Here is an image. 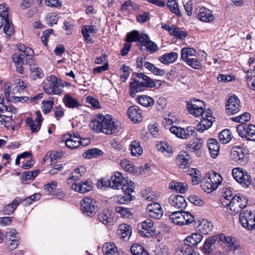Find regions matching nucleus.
<instances>
[{
  "instance_id": "nucleus-52",
  "label": "nucleus",
  "mask_w": 255,
  "mask_h": 255,
  "mask_svg": "<svg viewBox=\"0 0 255 255\" xmlns=\"http://www.w3.org/2000/svg\"><path fill=\"white\" fill-rule=\"evenodd\" d=\"M183 60L185 61L189 66L194 69H198L201 67L200 61L196 58L190 57Z\"/></svg>"
},
{
  "instance_id": "nucleus-9",
  "label": "nucleus",
  "mask_w": 255,
  "mask_h": 255,
  "mask_svg": "<svg viewBox=\"0 0 255 255\" xmlns=\"http://www.w3.org/2000/svg\"><path fill=\"white\" fill-rule=\"evenodd\" d=\"M141 236L150 238L155 234V228L153 222L150 219H147L138 225Z\"/></svg>"
},
{
  "instance_id": "nucleus-57",
  "label": "nucleus",
  "mask_w": 255,
  "mask_h": 255,
  "mask_svg": "<svg viewBox=\"0 0 255 255\" xmlns=\"http://www.w3.org/2000/svg\"><path fill=\"white\" fill-rule=\"evenodd\" d=\"M247 139L255 141V126L253 125H248Z\"/></svg>"
},
{
  "instance_id": "nucleus-21",
  "label": "nucleus",
  "mask_w": 255,
  "mask_h": 255,
  "mask_svg": "<svg viewBox=\"0 0 255 255\" xmlns=\"http://www.w3.org/2000/svg\"><path fill=\"white\" fill-rule=\"evenodd\" d=\"M92 182L90 180H87L84 182H81L80 183H73L72 189L80 193H85L92 190Z\"/></svg>"
},
{
  "instance_id": "nucleus-55",
  "label": "nucleus",
  "mask_w": 255,
  "mask_h": 255,
  "mask_svg": "<svg viewBox=\"0 0 255 255\" xmlns=\"http://www.w3.org/2000/svg\"><path fill=\"white\" fill-rule=\"evenodd\" d=\"M115 211L117 213L120 214L123 217H126L128 218L130 215H131L130 210L124 207H117L115 208Z\"/></svg>"
},
{
  "instance_id": "nucleus-42",
  "label": "nucleus",
  "mask_w": 255,
  "mask_h": 255,
  "mask_svg": "<svg viewBox=\"0 0 255 255\" xmlns=\"http://www.w3.org/2000/svg\"><path fill=\"white\" fill-rule=\"evenodd\" d=\"M213 228V224L207 220H203L200 224L199 230L204 234H209L212 231Z\"/></svg>"
},
{
  "instance_id": "nucleus-49",
  "label": "nucleus",
  "mask_w": 255,
  "mask_h": 255,
  "mask_svg": "<svg viewBox=\"0 0 255 255\" xmlns=\"http://www.w3.org/2000/svg\"><path fill=\"white\" fill-rule=\"evenodd\" d=\"M103 154V152L98 148H92L89 149L84 153V156L85 158L90 159L93 157H96L98 155Z\"/></svg>"
},
{
  "instance_id": "nucleus-54",
  "label": "nucleus",
  "mask_w": 255,
  "mask_h": 255,
  "mask_svg": "<svg viewBox=\"0 0 255 255\" xmlns=\"http://www.w3.org/2000/svg\"><path fill=\"white\" fill-rule=\"evenodd\" d=\"M155 252L156 255H169L168 247L162 244H160L156 247Z\"/></svg>"
},
{
  "instance_id": "nucleus-26",
  "label": "nucleus",
  "mask_w": 255,
  "mask_h": 255,
  "mask_svg": "<svg viewBox=\"0 0 255 255\" xmlns=\"http://www.w3.org/2000/svg\"><path fill=\"white\" fill-rule=\"evenodd\" d=\"M118 234L121 236V238L126 240L128 239L131 235V227L125 224H122L119 227Z\"/></svg>"
},
{
  "instance_id": "nucleus-36",
  "label": "nucleus",
  "mask_w": 255,
  "mask_h": 255,
  "mask_svg": "<svg viewBox=\"0 0 255 255\" xmlns=\"http://www.w3.org/2000/svg\"><path fill=\"white\" fill-rule=\"evenodd\" d=\"M63 102L66 107L69 108H77L80 106L79 102L69 95H66L63 98Z\"/></svg>"
},
{
  "instance_id": "nucleus-25",
  "label": "nucleus",
  "mask_w": 255,
  "mask_h": 255,
  "mask_svg": "<svg viewBox=\"0 0 255 255\" xmlns=\"http://www.w3.org/2000/svg\"><path fill=\"white\" fill-rule=\"evenodd\" d=\"M69 137L66 138L65 144L66 146L70 149H75L80 145V136L75 134L72 135L69 134Z\"/></svg>"
},
{
  "instance_id": "nucleus-16",
  "label": "nucleus",
  "mask_w": 255,
  "mask_h": 255,
  "mask_svg": "<svg viewBox=\"0 0 255 255\" xmlns=\"http://www.w3.org/2000/svg\"><path fill=\"white\" fill-rule=\"evenodd\" d=\"M218 241V234L209 237L207 238L204 244L201 251L205 255H213V245Z\"/></svg>"
},
{
  "instance_id": "nucleus-17",
  "label": "nucleus",
  "mask_w": 255,
  "mask_h": 255,
  "mask_svg": "<svg viewBox=\"0 0 255 255\" xmlns=\"http://www.w3.org/2000/svg\"><path fill=\"white\" fill-rule=\"evenodd\" d=\"M203 237L199 233H194L187 237L184 240V246L192 249L196 247L202 241Z\"/></svg>"
},
{
  "instance_id": "nucleus-22",
  "label": "nucleus",
  "mask_w": 255,
  "mask_h": 255,
  "mask_svg": "<svg viewBox=\"0 0 255 255\" xmlns=\"http://www.w3.org/2000/svg\"><path fill=\"white\" fill-rule=\"evenodd\" d=\"M111 188L114 189H119L122 187L125 181L123 179L122 174L119 172L115 173L110 178Z\"/></svg>"
},
{
  "instance_id": "nucleus-29",
  "label": "nucleus",
  "mask_w": 255,
  "mask_h": 255,
  "mask_svg": "<svg viewBox=\"0 0 255 255\" xmlns=\"http://www.w3.org/2000/svg\"><path fill=\"white\" fill-rule=\"evenodd\" d=\"M102 251L105 255H119L117 248L114 243H105L102 247Z\"/></svg>"
},
{
  "instance_id": "nucleus-64",
  "label": "nucleus",
  "mask_w": 255,
  "mask_h": 255,
  "mask_svg": "<svg viewBox=\"0 0 255 255\" xmlns=\"http://www.w3.org/2000/svg\"><path fill=\"white\" fill-rule=\"evenodd\" d=\"M171 34L180 39L184 38L187 36L186 32L183 31H180L178 28L176 27H174V29H173Z\"/></svg>"
},
{
  "instance_id": "nucleus-32",
  "label": "nucleus",
  "mask_w": 255,
  "mask_h": 255,
  "mask_svg": "<svg viewBox=\"0 0 255 255\" xmlns=\"http://www.w3.org/2000/svg\"><path fill=\"white\" fill-rule=\"evenodd\" d=\"M131 154L134 156L140 155L143 152L140 142L137 140L133 141L130 144Z\"/></svg>"
},
{
  "instance_id": "nucleus-59",
  "label": "nucleus",
  "mask_w": 255,
  "mask_h": 255,
  "mask_svg": "<svg viewBox=\"0 0 255 255\" xmlns=\"http://www.w3.org/2000/svg\"><path fill=\"white\" fill-rule=\"evenodd\" d=\"M139 35L138 31L133 30L127 34V41L128 42L137 41Z\"/></svg>"
},
{
  "instance_id": "nucleus-8",
  "label": "nucleus",
  "mask_w": 255,
  "mask_h": 255,
  "mask_svg": "<svg viewBox=\"0 0 255 255\" xmlns=\"http://www.w3.org/2000/svg\"><path fill=\"white\" fill-rule=\"evenodd\" d=\"M240 222L243 227L248 230L255 229V213L246 210L241 213Z\"/></svg>"
},
{
  "instance_id": "nucleus-11",
  "label": "nucleus",
  "mask_w": 255,
  "mask_h": 255,
  "mask_svg": "<svg viewBox=\"0 0 255 255\" xmlns=\"http://www.w3.org/2000/svg\"><path fill=\"white\" fill-rule=\"evenodd\" d=\"M198 18L203 22H209L212 21L215 17L211 11L204 6H198L195 10Z\"/></svg>"
},
{
  "instance_id": "nucleus-56",
  "label": "nucleus",
  "mask_w": 255,
  "mask_h": 255,
  "mask_svg": "<svg viewBox=\"0 0 255 255\" xmlns=\"http://www.w3.org/2000/svg\"><path fill=\"white\" fill-rule=\"evenodd\" d=\"M157 146L158 150L161 152L165 151L168 154L172 152L171 147L167 145V143L165 141H161L160 143L157 145Z\"/></svg>"
},
{
  "instance_id": "nucleus-50",
  "label": "nucleus",
  "mask_w": 255,
  "mask_h": 255,
  "mask_svg": "<svg viewBox=\"0 0 255 255\" xmlns=\"http://www.w3.org/2000/svg\"><path fill=\"white\" fill-rule=\"evenodd\" d=\"M10 113H6L7 115L0 114V125H4V127L10 126L12 121V116L9 115Z\"/></svg>"
},
{
  "instance_id": "nucleus-27",
  "label": "nucleus",
  "mask_w": 255,
  "mask_h": 255,
  "mask_svg": "<svg viewBox=\"0 0 255 255\" xmlns=\"http://www.w3.org/2000/svg\"><path fill=\"white\" fill-rule=\"evenodd\" d=\"M98 29L96 26L93 25H85L83 27L82 29V34L85 40L88 43H93L92 39L89 34V33H96Z\"/></svg>"
},
{
  "instance_id": "nucleus-13",
  "label": "nucleus",
  "mask_w": 255,
  "mask_h": 255,
  "mask_svg": "<svg viewBox=\"0 0 255 255\" xmlns=\"http://www.w3.org/2000/svg\"><path fill=\"white\" fill-rule=\"evenodd\" d=\"M149 216L156 219H159L163 215V211L160 205L157 202L149 204L146 207Z\"/></svg>"
},
{
  "instance_id": "nucleus-30",
  "label": "nucleus",
  "mask_w": 255,
  "mask_h": 255,
  "mask_svg": "<svg viewBox=\"0 0 255 255\" xmlns=\"http://www.w3.org/2000/svg\"><path fill=\"white\" fill-rule=\"evenodd\" d=\"M99 219L105 225H108L112 222V211L109 209H104L98 215Z\"/></svg>"
},
{
  "instance_id": "nucleus-62",
  "label": "nucleus",
  "mask_w": 255,
  "mask_h": 255,
  "mask_svg": "<svg viewBox=\"0 0 255 255\" xmlns=\"http://www.w3.org/2000/svg\"><path fill=\"white\" fill-rule=\"evenodd\" d=\"M182 216H184V225H189L194 221V216L188 212L181 211Z\"/></svg>"
},
{
  "instance_id": "nucleus-47",
  "label": "nucleus",
  "mask_w": 255,
  "mask_h": 255,
  "mask_svg": "<svg viewBox=\"0 0 255 255\" xmlns=\"http://www.w3.org/2000/svg\"><path fill=\"white\" fill-rule=\"evenodd\" d=\"M167 6L172 12L179 16L181 15L177 3L175 0H168L167 1Z\"/></svg>"
},
{
  "instance_id": "nucleus-35",
  "label": "nucleus",
  "mask_w": 255,
  "mask_h": 255,
  "mask_svg": "<svg viewBox=\"0 0 255 255\" xmlns=\"http://www.w3.org/2000/svg\"><path fill=\"white\" fill-rule=\"evenodd\" d=\"M130 252L133 255H149L148 252L140 245L135 243L130 247Z\"/></svg>"
},
{
  "instance_id": "nucleus-20",
  "label": "nucleus",
  "mask_w": 255,
  "mask_h": 255,
  "mask_svg": "<svg viewBox=\"0 0 255 255\" xmlns=\"http://www.w3.org/2000/svg\"><path fill=\"white\" fill-rule=\"evenodd\" d=\"M203 119L197 125V130L202 132L204 130L209 128L212 125L214 118L213 116L205 115L202 116Z\"/></svg>"
},
{
  "instance_id": "nucleus-44",
  "label": "nucleus",
  "mask_w": 255,
  "mask_h": 255,
  "mask_svg": "<svg viewBox=\"0 0 255 255\" xmlns=\"http://www.w3.org/2000/svg\"><path fill=\"white\" fill-rule=\"evenodd\" d=\"M5 19V21L3 24V31L4 33L9 36L12 35L14 33V28L13 24L9 18Z\"/></svg>"
},
{
  "instance_id": "nucleus-7",
  "label": "nucleus",
  "mask_w": 255,
  "mask_h": 255,
  "mask_svg": "<svg viewBox=\"0 0 255 255\" xmlns=\"http://www.w3.org/2000/svg\"><path fill=\"white\" fill-rule=\"evenodd\" d=\"M205 106L203 101L196 99L187 101L186 104L189 113L195 117L203 115Z\"/></svg>"
},
{
  "instance_id": "nucleus-45",
  "label": "nucleus",
  "mask_w": 255,
  "mask_h": 255,
  "mask_svg": "<svg viewBox=\"0 0 255 255\" xmlns=\"http://www.w3.org/2000/svg\"><path fill=\"white\" fill-rule=\"evenodd\" d=\"M203 142L202 139H196L195 140L190 141L187 144V147L193 151L198 150L202 148Z\"/></svg>"
},
{
  "instance_id": "nucleus-24",
  "label": "nucleus",
  "mask_w": 255,
  "mask_h": 255,
  "mask_svg": "<svg viewBox=\"0 0 255 255\" xmlns=\"http://www.w3.org/2000/svg\"><path fill=\"white\" fill-rule=\"evenodd\" d=\"M208 147L212 157L215 158L219 154L220 144L217 140L214 138L209 139L208 141Z\"/></svg>"
},
{
  "instance_id": "nucleus-43",
  "label": "nucleus",
  "mask_w": 255,
  "mask_h": 255,
  "mask_svg": "<svg viewBox=\"0 0 255 255\" xmlns=\"http://www.w3.org/2000/svg\"><path fill=\"white\" fill-rule=\"evenodd\" d=\"M30 70L31 71L30 76L34 79L41 78L44 76L42 70L35 65H31Z\"/></svg>"
},
{
  "instance_id": "nucleus-46",
  "label": "nucleus",
  "mask_w": 255,
  "mask_h": 255,
  "mask_svg": "<svg viewBox=\"0 0 255 255\" xmlns=\"http://www.w3.org/2000/svg\"><path fill=\"white\" fill-rule=\"evenodd\" d=\"M196 53V50L193 48L184 47L181 50V58L183 60L187 59L190 57L195 56Z\"/></svg>"
},
{
  "instance_id": "nucleus-3",
  "label": "nucleus",
  "mask_w": 255,
  "mask_h": 255,
  "mask_svg": "<svg viewBox=\"0 0 255 255\" xmlns=\"http://www.w3.org/2000/svg\"><path fill=\"white\" fill-rule=\"evenodd\" d=\"M47 83H45L43 86L44 92L50 95L61 94L63 91V86L58 79L53 75L47 77Z\"/></svg>"
},
{
  "instance_id": "nucleus-6",
  "label": "nucleus",
  "mask_w": 255,
  "mask_h": 255,
  "mask_svg": "<svg viewBox=\"0 0 255 255\" xmlns=\"http://www.w3.org/2000/svg\"><path fill=\"white\" fill-rule=\"evenodd\" d=\"M125 184L122 187L123 191L124 192V195H119L116 197L115 201L120 204H125L126 202L130 201L132 199V196L131 193L133 192L134 185L133 182L124 180Z\"/></svg>"
},
{
  "instance_id": "nucleus-4",
  "label": "nucleus",
  "mask_w": 255,
  "mask_h": 255,
  "mask_svg": "<svg viewBox=\"0 0 255 255\" xmlns=\"http://www.w3.org/2000/svg\"><path fill=\"white\" fill-rule=\"evenodd\" d=\"M248 150L240 146H234L231 150V157L233 160L240 164H245L248 160Z\"/></svg>"
},
{
  "instance_id": "nucleus-1",
  "label": "nucleus",
  "mask_w": 255,
  "mask_h": 255,
  "mask_svg": "<svg viewBox=\"0 0 255 255\" xmlns=\"http://www.w3.org/2000/svg\"><path fill=\"white\" fill-rule=\"evenodd\" d=\"M90 127L96 132L106 134L116 133L119 131V123L113 121L111 116L99 115L91 122Z\"/></svg>"
},
{
  "instance_id": "nucleus-15",
  "label": "nucleus",
  "mask_w": 255,
  "mask_h": 255,
  "mask_svg": "<svg viewBox=\"0 0 255 255\" xmlns=\"http://www.w3.org/2000/svg\"><path fill=\"white\" fill-rule=\"evenodd\" d=\"M168 201L172 206L177 209H180L182 210L185 209L187 205L184 197L180 195L173 194L170 195Z\"/></svg>"
},
{
  "instance_id": "nucleus-61",
  "label": "nucleus",
  "mask_w": 255,
  "mask_h": 255,
  "mask_svg": "<svg viewBox=\"0 0 255 255\" xmlns=\"http://www.w3.org/2000/svg\"><path fill=\"white\" fill-rule=\"evenodd\" d=\"M53 104V101H43L42 112L44 114H48L51 111Z\"/></svg>"
},
{
  "instance_id": "nucleus-18",
  "label": "nucleus",
  "mask_w": 255,
  "mask_h": 255,
  "mask_svg": "<svg viewBox=\"0 0 255 255\" xmlns=\"http://www.w3.org/2000/svg\"><path fill=\"white\" fill-rule=\"evenodd\" d=\"M191 162L189 155L185 151L180 152L176 159V163L180 168L182 169L188 167Z\"/></svg>"
},
{
  "instance_id": "nucleus-53",
  "label": "nucleus",
  "mask_w": 255,
  "mask_h": 255,
  "mask_svg": "<svg viewBox=\"0 0 255 255\" xmlns=\"http://www.w3.org/2000/svg\"><path fill=\"white\" fill-rule=\"evenodd\" d=\"M213 185H214L212 184L209 179L207 178L206 181H204L201 186L204 191L210 193L217 189Z\"/></svg>"
},
{
  "instance_id": "nucleus-60",
  "label": "nucleus",
  "mask_w": 255,
  "mask_h": 255,
  "mask_svg": "<svg viewBox=\"0 0 255 255\" xmlns=\"http://www.w3.org/2000/svg\"><path fill=\"white\" fill-rule=\"evenodd\" d=\"M248 129V126L245 124H241L238 126L237 130L239 135L242 137H246L247 135V131Z\"/></svg>"
},
{
  "instance_id": "nucleus-48",
  "label": "nucleus",
  "mask_w": 255,
  "mask_h": 255,
  "mask_svg": "<svg viewBox=\"0 0 255 255\" xmlns=\"http://www.w3.org/2000/svg\"><path fill=\"white\" fill-rule=\"evenodd\" d=\"M237 182L242 184L243 186L248 187L252 183L251 176L246 171H244L241 175V179L238 180Z\"/></svg>"
},
{
  "instance_id": "nucleus-34",
  "label": "nucleus",
  "mask_w": 255,
  "mask_h": 255,
  "mask_svg": "<svg viewBox=\"0 0 255 255\" xmlns=\"http://www.w3.org/2000/svg\"><path fill=\"white\" fill-rule=\"evenodd\" d=\"M9 12L8 8L6 7L5 4L2 3L0 4V28H1L4 24L3 21H5V19L9 16Z\"/></svg>"
},
{
  "instance_id": "nucleus-37",
  "label": "nucleus",
  "mask_w": 255,
  "mask_h": 255,
  "mask_svg": "<svg viewBox=\"0 0 255 255\" xmlns=\"http://www.w3.org/2000/svg\"><path fill=\"white\" fill-rule=\"evenodd\" d=\"M137 101L144 107H149L154 104V100L147 95L139 96L137 98Z\"/></svg>"
},
{
  "instance_id": "nucleus-31",
  "label": "nucleus",
  "mask_w": 255,
  "mask_h": 255,
  "mask_svg": "<svg viewBox=\"0 0 255 255\" xmlns=\"http://www.w3.org/2000/svg\"><path fill=\"white\" fill-rule=\"evenodd\" d=\"M178 54L176 52L165 53L159 58V60L163 64H170L173 63L177 59Z\"/></svg>"
},
{
  "instance_id": "nucleus-10",
  "label": "nucleus",
  "mask_w": 255,
  "mask_h": 255,
  "mask_svg": "<svg viewBox=\"0 0 255 255\" xmlns=\"http://www.w3.org/2000/svg\"><path fill=\"white\" fill-rule=\"evenodd\" d=\"M218 242H222L231 251H235L240 249L239 243L235 238L226 236L224 234L220 233L218 234Z\"/></svg>"
},
{
  "instance_id": "nucleus-23",
  "label": "nucleus",
  "mask_w": 255,
  "mask_h": 255,
  "mask_svg": "<svg viewBox=\"0 0 255 255\" xmlns=\"http://www.w3.org/2000/svg\"><path fill=\"white\" fill-rule=\"evenodd\" d=\"M129 118L134 123H139L142 120L141 111L137 107H131L128 111Z\"/></svg>"
},
{
  "instance_id": "nucleus-38",
  "label": "nucleus",
  "mask_w": 255,
  "mask_h": 255,
  "mask_svg": "<svg viewBox=\"0 0 255 255\" xmlns=\"http://www.w3.org/2000/svg\"><path fill=\"white\" fill-rule=\"evenodd\" d=\"M144 66L146 69L156 75L162 76L165 73L163 69L156 67L153 64L149 62H145L144 63Z\"/></svg>"
},
{
  "instance_id": "nucleus-39",
  "label": "nucleus",
  "mask_w": 255,
  "mask_h": 255,
  "mask_svg": "<svg viewBox=\"0 0 255 255\" xmlns=\"http://www.w3.org/2000/svg\"><path fill=\"white\" fill-rule=\"evenodd\" d=\"M208 178L216 188L218 187L219 185L222 181L221 176L218 173L215 172L210 173Z\"/></svg>"
},
{
  "instance_id": "nucleus-41",
  "label": "nucleus",
  "mask_w": 255,
  "mask_h": 255,
  "mask_svg": "<svg viewBox=\"0 0 255 255\" xmlns=\"http://www.w3.org/2000/svg\"><path fill=\"white\" fill-rule=\"evenodd\" d=\"M20 201V199H19L18 201H17V199H15L12 203L4 207L3 213L5 215H10L13 213Z\"/></svg>"
},
{
  "instance_id": "nucleus-33",
  "label": "nucleus",
  "mask_w": 255,
  "mask_h": 255,
  "mask_svg": "<svg viewBox=\"0 0 255 255\" xmlns=\"http://www.w3.org/2000/svg\"><path fill=\"white\" fill-rule=\"evenodd\" d=\"M181 211L173 212L170 216L169 219L173 223L178 225H183L184 216H182Z\"/></svg>"
},
{
  "instance_id": "nucleus-2",
  "label": "nucleus",
  "mask_w": 255,
  "mask_h": 255,
  "mask_svg": "<svg viewBox=\"0 0 255 255\" xmlns=\"http://www.w3.org/2000/svg\"><path fill=\"white\" fill-rule=\"evenodd\" d=\"M133 81L129 86V95L134 97L136 93L144 91L146 88H153L155 82L143 73H134L132 75Z\"/></svg>"
},
{
  "instance_id": "nucleus-58",
  "label": "nucleus",
  "mask_w": 255,
  "mask_h": 255,
  "mask_svg": "<svg viewBox=\"0 0 255 255\" xmlns=\"http://www.w3.org/2000/svg\"><path fill=\"white\" fill-rule=\"evenodd\" d=\"M189 201L195 205L201 206L204 204V202L199 197L195 195H191L188 197Z\"/></svg>"
},
{
  "instance_id": "nucleus-63",
  "label": "nucleus",
  "mask_w": 255,
  "mask_h": 255,
  "mask_svg": "<svg viewBox=\"0 0 255 255\" xmlns=\"http://www.w3.org/2000/svg\"><path fill=\"white\" fill-rule=\"evenodd\" d=\"M16 109L12 106H7L3 104H0V114H4L6 113H12L15 114Z\"/></svg>"
},
{
  "instance_id": "nucleus-5",
  "label": "nucleus",
  "mask_w": 255,
  "mask_h": 255,
  "mask_svg": "<svg viewBox=\"0 0 255 255\" xmlns=\"http://www.w3.org/2000/svg\"><path fill=\"white\" fill-rule=\"evenodd\" d=\"M81 210L85 216L92 217L98 211L96 201L90 198L85 197L81 202Z\"/></svg>"
},
{
  "instance_id": "nucleus-51",
  "label": "nucleus",
  "mask_w": 255,
  "mask_h": 255,
  "mask_svg": "<svg viewBox=\"0 0 255 255\" xmlns=\"http://www.w3.org/2000/svg\"><path fill=\"white\" fill-rule=\"evenodd\" d=\"M170 131L177 137L183 139V136L185 133V129L179 127L172 126L170 128Z\"/></svg>"
},
{
  "instance_id": "nucleus-12",
  "label": "nucleus",
  "mask_w": 255,
  "mask_h": 255,
  "mask_svg": "<svg viewBox=\"0 0 255 255\" xmlns=\"http://www.w3.org/2000/svg\"><path fill=\"white\" fill-rule=\"evenodd\" d=\"M36 118L33 120L31 118H27L26 122L28 125L32 133H35L39 131L43 121L40 111L35 112Z\"/></svg>"
},
{
  "instance_id": "nucleus-28",
  "label": "nucleus",
  "mask_w": 255,
  "mask_h": 255,
  "mask_svg": "<svg viewBox=\"0 0 255 255\" xmlns=\"http://www.w3.org/2000/svg\"><path fill=\"white\" fill-rule=\"evenodd\" d=\"M169 188L176 192L184 193L187 190L188 186L185 183L173 181L170 182Z\"/></svg>"
},
{
  "instance_id": "nucleus-40",
  "label": "nucleus",
  "mask_w": 255,
  "mask_h": 255,
  "mask_svg": "<svg viewBox=\"0 0 255 255\" xmlns=\"http://www.w3.org/2000/svg\"><path fill=\"white\" fill-rule=\"evenodd\" d=\"M231 131L229 129L223 130L219 134V139L223 143H227L229 142L232 139Z\"/></svg>"
},
{
  "instance_id": "nucleus-14",
  "label": "nucleus",
  "mask_w": 255,
  "mask_h": 255,
  "mask_svg": "<svg viewBox=\"0 0 255 255\" xmlns=\"http://www.w3.org/2000/svg\"><path fill=\"white\" fill-rule=\"evenodd\" d=\"M240 101L237 96L233 95L229 97L226 105L227 112L231 115L237 113L240 110Z\"/></svg>"
},
{
  "instance_id": "nucleus-19",
  "label": "nucleus",
  "mask_w": 255,
  "mask_h": 255,
  "mask_svg": "<svg viewBox=\"0 0 255 255\" xmlns=\"http://www.w3.org/2000/svg\"><path fill=\"white\" fill-rule=\"evenodd\" d=\"M248 204V200L246 197L242 194H236L232 198L233 208H236L237 212L239 207L240 209H243L247 207Z\"/></svg>"
}]
</instances>
